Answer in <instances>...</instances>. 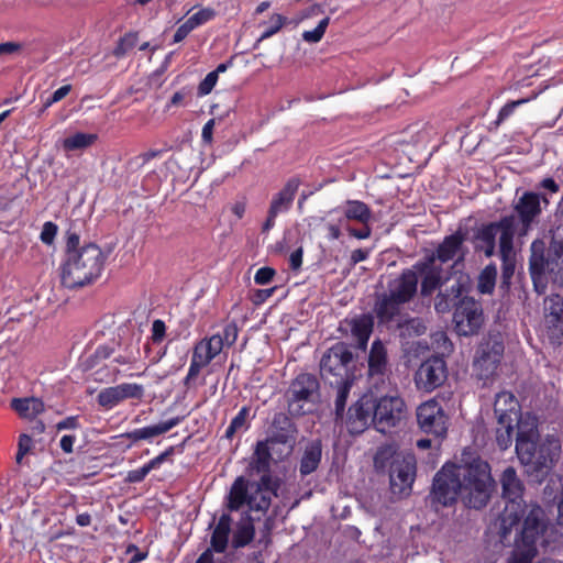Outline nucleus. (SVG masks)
<instances>
[{"label": "nucleus", "mask_w": 563, "mask_h": 563, "mask_svg": "<svg viewBox=\"0 0 563 563\" xmlns=\"http://www.w3.org/2000/svg\"><path fill=\"white\" fill-rule=\"evenodd\" d=\"M497 271L493 265L486 266L478 276L477 289L481 294H492L496 285Z\"/></svg>", "instance_id": "45"}, {"label": "nucleus", "mask_w": 563, "mask_h": 563, "mask_svg": "<svg viewBox=\"0 0 563 563\" xmlns=\"http://www.w3.org/2000/svg\"><path fill=\"white\" fill-rule=\"evenodd\" d=\"M319 380L313 374L301 373L289 387V406L300 401H310L319 391Z\"/></svg>", "instance_id": "23"}, {"label": "nucleus", "mask_w": 563, "mask_h": 563, "mask_svg": "<svg viewBox=\"0 0 563 563\" xmlns=\"http://www.w3.org/2000/svg\"><path fill=\"white\" fill-rule=\"evenodd\" d=\"M446 378V362L440 355H433L423 361L415 374L417 388L427 393L442 386Z\"/></svg>", "instance_id": "16"}, {"label": "nucleus", "mask_w": 563, "mask_h": 563, "mask_svg": "<svg viewBox=\"0 0 563 563\" xmlns=\"http://www.w3.org/2000/svg\"><path fill=\"white\" fill-rule=\"evenodd\" d=\"M255 536L254 519L245 512L238 522L232 537V548L240 549L250 544Z\"/></svg>", "instance_id": "32"}, {"label": "nucleus", "mask_w": 563, "mask_h": 563, "mask_svg": "<svg viewBox=\"0 0 563 563\" xmlns=\"http://www.w3.org/2000/svg\"><path fill=\"white\" fill-rule=\"evenodd\" d=\"M556 493H561L562 495V498L558 504L556 522L559 526L563 527V484L562 478L559 476L556 477V479L551 477L549 483L544 487V495H547L549 498L555 499Z\"/></svg>", "instance_id": "44"}, {"label": "nucleus", "mask_w": 563, "mask_h": 563, "mask_svg": "<svg viewBox=\"0 0 563 563\" xmlns=\"http://www.w3.org/2000/svg\"><path fill=\"white\" fill-rule=\"evenodd\" d=\"M374 400L372 397L363 396L349 410L345 420L346 429L351 434L363 433L371 424L373 426Z\"/></svg>", "instance_id": "17"}, {"label": "nucleus", "mask_w": 563, "mask_h": 563, "mask_svg": "<svg viewBox=\"0 0 563 563\" xmlns=\"http://www.w3.org/2000/svg\"><path fill=\"white\" fill-rule=\"evenodd\" d=\"M139 42V35L136 32L125 33L119 38L112 54L117 58L124 57L130 51H132Z\"/></svg>", "instance_id": "46"}, {"label": "nucleus", "mask_w": 563, "mask_h": 563, "mask_svg": "<svg viewBox=\"0 0 563 563\" xmlns=\"http://www.w3.org/2000/svg\"><path fill=\"white\" fill-rule=\"evenodd\" d=\"M272 435L269 441L273 443L286 444L295 439L297 429L291 418L285 412H277L272 421Z\"/></svg>", "instance_id": "28"}, {"label": "nucleus", "mask_w": 563, "mask_h": 563, "mask_svg": "<svg viewBox=\"0 0 563 563\" xmlns=\"http://www.w3.org/2000/svg\"><path fill=\"white\" fill-rule=\"evenodd\" d=\"M529 101V99L523 98L519 100L508 101L498 112L497 119L494 121L495 126H499L503 122H505L509 117H511L515 110Z\"/></svg>", "instance_id": "52"}, {"label": "nucleus", "mask_w": 563, "mask_h": 563, "mask_svg": "<svg viewBox=\"0 0 563 563\" xmlns=\"http://www.w3.org/2000/svg\"><path fill=\"white\" fill-rule=\"evenodd\" d=\"M140 358L139 347H126L122 354L117 355L113 361L120 365H130Z\"/></svg>", "instance_id": "57"}, {"label": "nucleus", "mask_w": 563, "mask_h": 563, "mask_svg": "<svg viewBox=\"0 0 563 563\" xmlns=\"http://www.w3.org/2000/svg\"><path fill=\"white\" fill-rule=\"evenodd\" d=\"M537 433L519 430L516 439V453L519 461L527 467V472L538 479L545 476L554 466L561 454V442L555 435H548L537 442Z\"/></svg>", "instance_id": "3"}, {"label": "nucleus", "mask_w": 563, "mask_h": 563, "mask_svg": "<svg viewBox=\"0 0 563 563\" xmlns=\"http://www.w3.org/2000/svg\"><path fill=\"white\" fill-rule=\"evenodd\" d=\"M32 448H33V439L26 433L20 434L19 441H18V452L15 454V462L18 464H21L23 457L25 456V454L31 452Z\"/></svg>", "instance_id": "56"}, {"label": "nucleus", "mask_w": 563, "mask_h": 563, "mask_svg": "<svg viewBox=\"0 0 563 563\" xmlns=\"http://www.w3.org/2000/svg\"><path fill=\"white\" fill-rule=\"evenodd\" d=\"M470 284L467 279L459 277L444 290H439L434 298V309L438 313L444 314L456 308L459 301L464 298L468 291Z\"/></svg>", "instance_id": "20"}, {"label": "nucleus", "mask_w": 563, "mask_h": 563, "mask_svg": "<svg viewBox=\"0 0 563 563\" xmlns=\"http://www.w3.org/2000/svg\"><path fill=\"white\" fill-rule=\"evenodd\" d=\"M144 395V388L136 383H122L113 387L102 389L97 401L99 406L111 409L125 399H141Z\"/></svg>", "instance_id": "19"}, {"label": "nucleus", "mask_w": 563, "mask_h": 563, "mask_svg": "<svg viewBox=\"0 0 563 563\" xmlns=\"http://www.w3.org/2000/svg\"><path fill=\"white\" fill-rule=\"evenodd\" d=\"M329 22H330V19L329 18H324V19H322L318 23V25L313 30L305 31L302 33L303 41H306L308 43H318V42H320L321 38L323 37L325 31H327Z\"/></svg>", "instance_id": "54"}, {"label": "nucleus", "mask_w": 563, "mask_h": 563, "mask_svg": "<svg viewBox=\"0 0 563 563\" xmlns=\"http://www.w3.org/2000/svg\"><path fill=\"white\" fill-rule=\"evenodd\" d=\"M516 235L527 236L539 224L543 207L539 205L536 191H525L514 203Z\"/></svg>", "instance_id": "12"}, {"label": "nucleus", "mask_w": 563, "mask_h": 563, "mask_svg": "<svg viewBox=\"0 0 563 563\" xmlns=\"http://www.w3.org/2000/svg\"><path fill=\"white\" fill-rule=\"evenodd\" d=\"M453 322L459 335L476 334L484 323L481 302L468 296L462 298L453 312Z\"/></svg>", "instance_id": "13"}, {"label": "nucleus", "mask_w": 563, "mask_h": 563, "mask_svg": "<svg viewBox=\"0 0 563 563\" xmlns=\"http://www.w3.org/2000/svg\"><path fill=\"white\" fill-rule=\"evenodd\" d=\"M57 224H55L54 222L52 221H47L43 224V229H42V232H41V241L46 244V245H51L53 242H54V239L57 234Z\"/></svg>", "instance_id": "59"}, {"label": "nucleus", "mask_w": 563, "mask_h": 563, "mask_svg": "<svg viewBox=\"0 0 563 563\" xmlns=\"http://www.w3.org/2000/svg\"><path fill=\"white\" fill-rule=\"evenodd\" d=\"M161 154H162L161 150H150L147 152L141 153L140 155H136V156L130 158L128 162V165L131 168H142L150 161L161 156Z\"/></svg>", "instance_id": "55"}, {"label": "nucleus", "mask_w": 563, "mask_h": 563, "mask_svg": "<svg viewBox=\"0 0 563 563\" xmlns=\"http://www.w3.org/2000/svg\"><path fill=\"white\" fill-rule=\"evenodd\" d=\"M529 272L538 292H543V289H539V284L543 280L563 284V254L559 258L551 257L549 249L544 250L543 241H533Z\"/></svg>", "instance_id": "8"}, {"label": "nucleus", "mask_w": 563, "mask_h": 563, "mask_svg": "<svg viewBox=\"0 0 563 563\" xmlns=\"http://www.w3.org/2000/svg\"><path fill=\"white\" fill-rule=\"evenodd\" d=\"M538 554V548L526 549L520 545H516L511 556L508 559V563H532V560Z\"/></svg>", "instance_id": "50"}, {"label": "nucleus", "mask_w": 563, "mask_h": 563, "mask_svg": "<svg viewBox=\"0 0 563 563\" xmlns=\"http://www.w3.org/2000/svg\"><path fill=\"white\" fill-rule=\"evenodd\" d=\"M272 453L268 441H258L256 443L250 467L256 473L271 472Z\"/></svg>", "instance_id": "38"}, {"label": "nucleus", "mask_w": 563, "mask_h": 563, "mask_svg": "<svg viewBox=\"0 0 563 563\" xmlns=\"http://www.w3.org/2000/svg\"><path fill=\"white\" fill-rule=\"evenodd\" d=\"M250 494L247 490V481L243 476H239L232 484L227 507L230 511H238L244 505H249Z\"/></svg>", "instance_id": "33"}, {"label": "nucleus", "mask_w": 563, "mask_h": 563, "mask_svg": "<svg viewBox=\"0 0 563 563\" xmlns=\"http://www.w3.org/2000/svg\"><path fill=\"white\" fill-rule=\"evenodd\" d=\"M373 319L371 316L362 314L351 321V333L360 347H366L373 332Z\"/></svg>", "instance_id": "37"}, {"label": "nucleus", "mask_w": 563, "mask_h": 563, "mask_svg": "<svg viewBox=\"0 0 563 563\" xmlns=\"http://www.w3.org/2000/svg\"><path fill=\"white\" fill-rule=\"evenodd\" d=\"M301 185L299 177H290L283 188L273 195L268 210L273 213L282 214L288 212L294 203L298 189Z\"/></svg>", "instance_id": "24"}, {"label": "nucleus", "mask_w": 563, "mask_h": 563, "mask_svg": "<svg viewBox=\"0 0 563 563\" xmlns=\"http://www.w3.org/2000/svg\"><path fill=\"white\" fill-rule=\"evenodd\" d=\"M501 497L505 507L499 515V534L501 540H507L514 527H517L523 518L527 505L523 501L525 485L512 466H507L499 478Z\"/></svg>", "instance_id": "6"}, {"label": "nucleus", "mask_w": 563, "mask_h": 563, "mask_svg": "<svg viewBox=\"0 0 563 563\" xmlns=\"http://www.w3.org/2000/svg\"><path fill=\"white\" fill-rule=\"evenodd\" d=\"M545 309L549 311V316L553 318V321L563 323V297L560 295L551 296Z\"/></svg>", "instance_id": "53"}, {"label": "nucleus", "mask_w": 563, "mask_h": 563, "mask_svg": "<svg viewBox=\"0 0 563 563\" xmlns=\"http://www.w3.org/2000/svg\"><path fill=\"white\" fill-rule=\"evenodd\" d=\"M107 256L95 243L80 246L77 232H66L65 254L59 266L60 284L77 289L96 282L102 274Z\"/></svg>", "instance_id": "2"}, {"label": "nucleus", "mask_w": 563, "mask_h": 563, "mask_svg": "<svg viewBox=\"0 0 563 563\" xmlns=\"http://www.w3.org/2000/svg\"><path fill=\"white\" fill-rule=\"evenodd\" d=\"M341 209L343 219L347 221H357L361 224H367L372 219L369 207L360 200H347Z\"/></svg>", "instance_id": "35"}, {"label": "nucleus", "mask_w": 563, "mask_h": 563, "mask_svg": "<svg viewBox=\"0 0 563 563\" xmlns=\"http://www.w3.org/2000/svg\"><path fill=\"white\" fill-rule=\"evenodd\" d=\"M544 534L542 547L545 551L550 549L551 552H554L563 545V534L554 528L548 530L543 509L533 505L523 519L520 538L516 539V543L526 549L538 548V541Z\"/></svg>", "instance_id": "7"}, {"label": "nucleus", "mask_w": 563, "mask_h": 563, "mask_svg": "<svg viewBox=\"0 0 563 563\" xmlns=\"http://www.w3.org/2000/svg\"><path fill=\"white\" fill-rule=\"evenodd\" d=\"M185 419L184 416H176L165 421H161L157 424L146 426L143 428L133 429L131 431L122 433L120 437L130 440V445H133L140 441H151L153 438L164 434L172 430L174 427L180 424Z\"/></svg>", "instance_id": "21"}, {"label": "nucleus", "mask_w": 563, "mask_h": 563, "mask_svg": "<svg viewBox=\"0 0 563 563\" xmlns=\"http://www.w3.org/2000/svg\"><path fill=\"white\" fill-rule=\"evenodd\" d=\"M498 233L499 255L506 262L514 252V240L516 236V219L514 214L504 216L498 221L483 223L478 227L472 238L474 251L483 253L488 258L494 256Z\"/></svg>", "instance_id": "5"}, {"label": "nucleus", "mask_w": 563, "mask_h": 563, "mask_svg": "<svg viewBox=\"0 0 563 563\" xmlns=\"http://www.w3.org/2000/svg\"><path fill=\"white\" fill-rule=\"evenodd\" d=\"M11 408L16 411L20 417L34 419L44 411V402L38 398H13Z\"/></svg>", "instance_id": "36"}, {"label": "nucleus", "mask_w": 563, "mask_h": 563, "mask_svg": "<svg viewBox=\"0 0 563 563\" xmlns=\"http://www.w3.org/2000/svg\"><path fill=\"white\" fill-rule=\"evenodd\" d=\"M238 335H239V329H238V325L235 324V322L228 323L223 328V335H221L222 340H223V344L228 345V346H232L236 342Z\"/></svg>", "instance_id": "60"}, {"label": "nucleus", "mask_w": 563, "mask_h": 563, "mask_svg": "<svg viewBox=\"0 0 563 563\" xmlns=\"http://www.w3.org/2000/svg\"><path fill=\"white\" fill-rule=\"evenodd\" d=\"M71 90L70 85H64L59 87L57 90H55L45 101H44V108H48L52 104L63 100Z\"/></svg>", "instance_id": "64"}, {"label": "nucleus", "mask_w": 563, "mask_h": 563, "mask_svg": "<svg viewBox=\"0 0 563 563\" xmlns=\"http://www.w3.org/2000/svg\"><path fill=\"white\" fill-rule=\"evenodd\" d=\"M368 375L371 377L378 376L384 379L389 373V364L387 357V350L380 340H375L372 343L368 354Z\"/></svg>", "instance_id": "27"}, {"label": "nucleus", "mask_w": 563, "mask_h": 563, "mask_svg": "<svg viewBox=\"0 0 563 563\" xmlns=\"http://www.w3.org/2000/svg\"><path fill=\"white\" fill-rule=\"evenodd\" d=\"M387 291L406 303L412 301L418 294L416 271L411 267L402 269L395 279L388 283Z\"/></svg>", "instance_id": "22"}, {"label": "nucleus", "mask_w": 563, "mask_h": 563, "mask_svg": "<svg viewBox=\"0 0 563 563\" xmlns=\"http://www.w3.org/2000/svg\"><path fill=\"white\" fill-rule=\"evenodd\" d=\"M199 343L203 345V352H207L211 360L219 355L224 346L220 334H213L210 338H205L200 340Z\"/></svg>", "instance_id": "49"}, {"label": "nucleus", "mask_w": 563, "mask_h": 563, "mask_svg": "<svg viewBox=\"0 0 563 563\" xmlns=\"http://www.w3.org/2000/svg\"><path fill=\"white\" fill-rule=\"evenodd\" d=\"M250 412L249 406H243L236 416L231 420L229 427L225 430L224 438L231 440L238 431L247 430L250 428Z\"/></svg>", "instance_id": "42"}, {"label": "nucleus", "mask_w": 563, "mask_h": 563, "mask_svg": "<svg viewBox=\"0 0 563 563\" xmlns=\"http://www.w3.org/2000/svg\"><path fill=\"white\" fill-rule=\"evenodd\" d=\"M280 488V479L277 477H273L271 472L262 473V476L256 484V489L258 493L265 492L267 494H272L273 497H278V490Z\"/></svg>", "instance_id": "48"}, {"label": "nucleus", "mask_w": 563, "mask_h": 563, "mask_svg": "<svg viewBox=\"0 0 563 563\" xmlns=\"http://www.w3.org/2000/svg\"><path fill=\"white\" fill-rule=\"evenodd\" d=\"M496 442L500 450L505 451L512 444L514 429L518 420H506L504 423L497 422Z\"/></svg>", "instance_id": "41"}, {"label": "nucleus", "mask_w": 563, "mask_h": 563, "mask_svg": "<svg viewBox=\"0 0 563 563\" xmlns=\"http://www.w3.org/2000/svg\"><path fill=\"white\" fill-rule=\"evenodd\" d=\"M377 472L388 471L394 494H408L416 478L417 461L412 453L399 452L395 445L385 444L374 455Z\"/></svg>", "instance_id": "4"}, {"label": "nucleus", "mask_w": 563, "mask_h": 563, "mask_svg": "<svg viewBox=\"0 0 563 563\" xmlns=\"http://www.w3.org/2000/svg\"><path fill=\"white\" fill-rule=\"evenodd\" d=\"M417 422L420 430L435 438H445L449 427V416L437 399H430L418 406Z\"/></svg>", "instance_id": "14"}, {"label": "nucleus", "mask_w": 563, "mask_h": 563, "mask_svg": "<svg viewBox=\"0 0 563 563\" xmlns=\"http://www.w3.org/2000/svg\"><path fill=\"white\" fill-rule=\"evenodd\" d=\"M166 334V324L163 320L156 319L152 323L151 339L154 344L161 343Z\"/></svg>", "instance_id": "62"}, {"label": "nucleus", "mask_w": 563, "mask_h": 563, "mask_svg": "<svg viewBox=\"0 0 563 563\" xmlns=\"http://www.w3.org/2000/svg\"><path fill=\"white\" fill-rule=\"evenodd\" d=\"M97 140L98 135L96 133L77 132L63 140V148L65 151L86 150L93 145Z\"/></svg>", "instance_id": "40"}, {"label": "nucleus", "mask_w": 563, "mask_h": 563, "mask_svg": "<svg viewBox=\"0 0 563 563\" xmlns=\"http://www.w3.org/2000/svg\"><path fill=\"white\" fill-rule=\"evenodd\" d=\"M211 361L208 353L203 352V345L198 341L192 349L190 365L187 375L183 379V385L186 388H190L192 382L199 376L200 371L209 365Z\"/></svg>", "instance_id": "30"}, {"label": "nucleus", "mask_w": 563, "mask_h": 563, "mask_svg": "<svg viewBox=\"0 0 563 563\" xmlns=\"http://www.w3.org/2000/svg\"><path fill=\"white\" fill-rule=\"evenodd\" d=\"M272 494H267L265 492L258 493V489H256L251 496L249 501V509L251 511H260L265 514L271 505H272Z\"/></svg>", "instance_id": "47"}, {"label": "nucleus", "mask_w": 563, "mask_h": 563, "mask_svg": "<svg viewBox=\"0 0 563 563\" xmlns=\"http://www.w3.org/2000/svg\"><path fill=\"white\" fill-rule=\"evenodd\" d=\"M492 483L490 466L486 461L474 459L464 465L445 463L433 477L428 503L439 511L455 505L461 497L466 507L482 509L490 498Z\"/></svg>", "instance_id": "1"}, {"label": "nucleus", "mask_w": 563, "mask_h": 563, "mask_svg": "<svg viewBox=\"0 0 563 563\" xmlns=\"http://www.w3.org/2000/svg\"><path fill=\"white\" fill-rule=\"evenodd\" d=\"M555 223L551 230L549 255L559 258L563 254V194L555 209Z\"/></svg>", "instance_id": "31"}, {"label": "nucleus", "mask_w": 563, "mask_h": 563, "mask_svg": "<svg viewBox=\"0 0 563 563\" xmlns=\"http://www.w3.org/2000/svg\"><path fill=\"white\" fill-rule=\"evenodd\" d=\"M216 16V11L212 8H202L198 12L190 15L186 21L192 30L206 24Z\"/></svg>", "instance_id": "51"}, {"label": "nucleus", "mask_w": 563, "mask_h": 563, "mask_svg": "<svg viewBox=\"0 0 563 563\" xmlns=\"http://www.w3.org/2000/svg\"><path fill=\"white\" fill-rule=\"evenodd\" d=\"M494 412L497 422L504 423L506 420H519L520 405L512 393L504 390L496 395Z\"/></svg>", "instance_id": "26"}, {"label": "nucleus", "mask_w": 563, "mask_h": 563, "mask_svg": "<svg viewBox=\"0 0 563 563\" xmlns=\"http://www.w3.org/2000/svg\"><path fill=\"white\" fill-rule=\"evenodd\" d=\"M407 406L399 396H383L374 400L373 427L380 433H387L406 419Z\"/></svg>", "instance_id": "10"}, {"label": "nucleus", "mask_w": 563, "mask_h": 563, "mask_svg": "<svg viewBox=\"0 0 563 563\" xmlns=\"http://www.w3.org/2000/svg\"><path fill=\"white\" fill-rule=\"evenodd\" d=\"M276 272L274 268L272 267H268V266H265V267H261L257 269V272L255 273V276H254V282L255 284L257 285H266V284H269L274 276H275Z\"/></svg>", "instance_id": "61"}, {"label": "nucleus", "mask_w": 563, "mask_h": 563, "mask_svg": "<svg viewBox=\"0 0 563 563\" xmlns=\"http://www.w3.org/2000/svg\"><path fill=\"white\" fill-rule=\"evenodd\" d=\"M232 518L229 514H222L212 531L210 545L217 553H224L231 532Z\"/></svg>", "instance_id": "29"}, {"label": "nucleus", "mask_w": 563, "mask_h": 563, "mask_svg": "<svg viewBox=\"0 0 563 563\" xmlns=\"http://www.w3.org/2000/svg\"><path fill=\"white\" fill-rule=\"evenodd\" d=\"M406 302L389 291L379 295L374 305V312L379 323H389L401 314Z\"/></svg>", "instance_id": "25"}, {"label": "nucleus", "mask_w": 563, "mask_h": 563, "mask_svg": "<svg viewBox=\"0 0 563 563\" xmlns=\"http://www.w3.org/2000/svg\"><path fill=\"white\" fill-rule=\"evenodd\" d=\"M114 354V346L102 344L99 345L95 353L91 355L93 364L110 358Z\"/></svg>", "instance_id": "63"}, {"label": "nucleus", "mask_w": 563, "mask_h": 563, "mask_svg": "<svg viewBox=\"0 0 563 563\" xmlns=\"http://www.w3.org/2000/svg\"><path fill=\"white\" fill-rule=\"evenodd\" d=\"M464 242L465 233L459 229L454 233L446 235L437 249L426 256H433L434 262L441 265L450 261H455L454 264L457 265L465 257Z\"/></svg>", "instance_id": "18"}, {"label": "nucleus", "mask_w": 563, "mask_h": 563, "mask_svg": "<svg viewBox=\"0 0 563 563\" xmlns=\"http://www.w3.org/2000/svg\"><path fill=\"white\" fill-rule=\"evenodd\" d=\"M353 360L350 347L339 342L331 346L321 357L320 374L330 385L351 378L347 366Z\"/></svg>", "instance_id": "11"}, {"label": "nucleus", "mask_w": 563, "mask_h": 563, "mask_svg": "<svg viewBox=\"0 0 563 563\" xmlns=\"http://www.w3.org/2000/svg\"><path fill=\"white\" fill-rule=\"evenodd\" d=\"M217 73L210 71L207 74V76L198 85V95L201 97L209 95L217 85Z\"/></svg>", "instance_id": "58"}, {"label": "nucleus", "mask_w": 563, "mask_h": 563, "mask_svg": "<svg viewBox=\"0 0 563 563\" xmlns=\"http://www.w3.org/2000/svg\"><path fill=\"white\" fill-rule=\"evenodd\" d=\"M334 385H338V394L334 401V420L335 423H339L344 420L345 406L353 385V379L345 378L342 382L334 383Z\"/></svg>", "instance_id": "39"}, {"label": "nucleus", "mask_w": 563, "mask_h": 563, "mask_svg": "<svg viewBox=\"0 0 563 563\" xmlns=\"http://www.w3.org/2000/svg\"><path fill=\"white\" fill-rule=\"evenodd\" d=\"M322 456V449L320 442H311L309 443L301 456L300 465H299V472L301 476H307L311 473H313L320 462Z\"/></svg>", "instance_id": "34"}, {"label": "nucleus", "mask_w": 563, "mask_h": 563, "mask_svg": "<svg viewBox=\"0 0 563 563\" xmlns=\"http://www.w3.org/2000/svg\"><path fill=\"white\" fill-rule=\"evenodd\" d=\"M505 352L500 333H489L479 342L473 361V369L479 379H488L498 368Z\"/></svg>", "instance_id": "9"}, {"label": "nucleus", "mask_w": 563, "mask_h": 563, "mask_svg": "<svg viewBox=\"0 0 563 563\" xmlns=\"http://www.w3.org/2000/svg\"><path fill=\"white\" fill-rule=\"evenodd\" d=\"M416 271L417 284L420 288L419 294L421 298H430L438 289L442 288L448 282L444 276V271L441 264L434 262L433 256H423L417 261L412 266Z\"/></svg>", "instance_id": "15"}, {"label": "nucleus", "mask_w": 563, "mask_h": 563, "mask_svg": "<svg viewBox=\"0 0 563 563\" xmlns=\"http://www.w3.org/2000/svg\"><path fill=\"white\" fill-rule=\"evenodd\" d=\"M288 23V19L279 13H274L271 15L268 22H264L261 25L265 26V30L258 37L257 42L255 43L254 47L256 48L258 44L273 35L277 34L284 25Z\"/></svg>", "instance_id": "43"}]
</instances>
